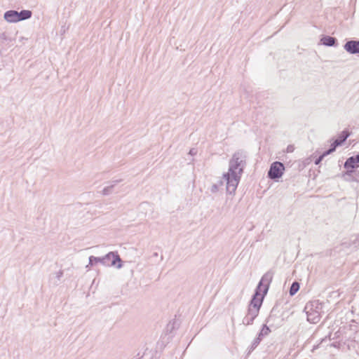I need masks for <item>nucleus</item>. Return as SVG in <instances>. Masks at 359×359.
<instances>
[{"instance_id":"obj_8","label":"nucleus","mask_w":359,"mask_h":359,"mask_svg":"<svg viewBox=\"0 0 359 359\" xmlns=\"http://www.w3.org/2000/svg\"><path fill=\"white\" fill-rule=\"evenodd\" d=\"M259 312L256 311L255 309H248V313L245 316L243 319V324L245 325H249L252 324L255 318L258 316Z\"/></svg>"},{"instance_id":"obj_24","label":"nucleus","mask_w":359,"mask_h":359,"mask_svg":"<svg viewBox=\"0 0 359 359\" xmlns=\"http://www.w3.org/2000/svg\"><path fill=\"white\" fill-rule=\"evenodd\" d=\"M352 172V170H350V171H349V170H348V174H349L350 172Z\"/></svg>"},{"instance_id":"obj_1","label":"nucleus","mask_w":359,"mask_h":359,"mask_svg":"<svg viewBox=\"0 0 359 359\" xmlns=\"http://www.w3.org/2000/svg\"><path fill=\"white\" fill-rule=\"evenodd\" d=\"M246 157V153L244 151L239 150L235 152L229 161L228 172L223 174V180H220L219 184H212L210 191L213 194L217 193L219 186L225 182L226 192L229 194H234L245 165Z\"/></svg>"},{"instance_id":"obj_4","label":"nucleus","mask_w":359,"mask_h":359,"mask_svg":"<svg viewBox=\"0 0 359 359\" xmlns=\"http://www.w3.org/2000/svg\"><path fill=\"white\" fill-rule=\"evenodd\" d=\"M304 311L309 322L317 323L320 320L323 312V304L318 300L309 302L306 304Z\"/></svg>"},{"instance_id":"obj_16","label":"nucleus","mask_w":359,"mask_h":359,"mask_svg":"<svg viewBox=\"0 0 359 359\" xmlns=\"http://www.w3.org/2000/svg\"><path fill=\"white\" fill-rule=\"evenodd\" d=\"M270 332V330L269 328L266 325H264L260 333H259V337H262V336H266L269 334Z\"/></svg>"},{"instance_id":"obj_18","label":"nucleus","mask_w":359,"mask_h":359,"mask_svg":"<svg viewBox=\"0 0 359 359\" xmlns=\"http://www.w3.org/2000/svg\"><path fill=\"white\" fill-rule=\"evenodd\" d=\"M327 155L325 154V152L323 153L322 155H320L316 161H315V164L316 165H318L322 161L323 159L324 158V157H325Z\"/></svg>"},{"instance_id":"obj_11","label":"nucleus","mask_w":359,"mask_h":359,"mask_svg":"<svg viewBox=\"0 0 359 359\" xmlns=\"http://www.w3.org/2000/svg\"><path fill=\"white\" fill-rule=\"evenodd\" d=\"M358 166L357 162L354 159L353 156L349 157L347 158L346 162L344 163V168L346 169H353Z\"/></svg>"},{"instance_id":"obj_25","label":"nucleus","mask_w":359,"mask_h":359,"mask_svg":"<svg viewBox=\"0 0 359 359\" xmlns=\"http://www.w3.org/2000/svg\"><path fill=\"white\" fill-rule=\"evenodd\" d=\"M97 262H93V265L96 264Z\"/></svg>"},{"instance_id":"obj_20","label":"nucleus","mask_w":359,"mask_h":359,"mask_svg":"<svg viewBox=\"0 0 359 359\" xmlns=\"http://www.w3.org/2000/svg\"><path fill=\"white\" fill-rule=\"evenodd\" d=\"M197 152H198V151L196 149L192 148L189 150V154L191 156H195L197 154Z\"/></svg>"},{"instance_id":"obj_3","label":"nucleus","mask_w":359,"mask_h":359,"mask_svg":"<svg viewBox=\"0 0 359 359\" xmlns=\"http://www.w3.org/2000/svg\"><path fill=\"white\" fill-rule=\"evenodd\" d=\"M93 262H100L103 266H114L117 269H121L122 267L121 259L120 256L117 252H110L107 254L105 256L102 257H97L94 256H90L89 257V263L86 266V269L87 270L90 269L91 266H93Z\"/></svg>"},{"instance_id":"obj_5","label":"nucleus","mask_w":359,"mask_h":359,"mask_svg":"<svg viewBox=\"0 0 359 359\" xmlns=\"http://www.w3.org/2000/svg\"><path fill=\"white\" fill-rule=\"evenodd\" d=\"M32 11L29 10H22L20 12L10 10L5 12L4 18L9 23H15L30 18L32 17Z\"/></svg>"},{"instance_id":"obj_7","label":"nucleus","mask_w":359,"mask_h":359,"mask_svg":"<svg viewBox=\"0 0 359 359\" xmlns=\"http://www.w3.org/2000/svg\"><path fill=\"white\" fill-rule=\"evenodd\" d=\"M344 48L350 54L359 53V41H348L344 44Z\"/></svg>"},{"instance_id":"obj_2","label":"nucleus","mask_w":359,"mask_h":359,"mask_svg":"<svg viewBox=\"0 0 359 359\" xmlns=\"http://www.w3.org/2000/svg\"><path fill=\"white\" fill-rule=\"evenodd\" d=\"M272 280V274L270 272L266 273L261 278L255 295L250 302L248 309L259 311L264 296L267 293L269 284Z\"/></svg>"},{"instance_id":"obj_23","label":"nucleus","mask_w":359,"mask_h":359,"mask_svg":"<svg viewBox=\"0 0 359 359\" xmlns=\"http://www.w3.org/2000/svg\"><path fill=\"white\" fill-rule=\"evenodd\" d=\"M23 39H25V38H24V37H21V38H20V40H21V41H23Z\"/></svg>"},{"instance_id":"obj_10","label":"nucleus","mask_w":359,"mask_h":359,"mask_svg":"<svg viewBox=\"0 0 359 359\" xmlns=\"http://www.w3.org/2000/svg\"><path fill=\"white\" fill-rule=\"evenodd\" d=\"M320 41L325 46H333L336 43V39L330 36H323Z\"/></svg>"},{"instance_id":"obj_14","label":"nucleus","mask_w":359,"mask_h":359,"mask_svg":"<svg viewBox=\"0 0 359 359\" xmlns=\"http://www.w3.org/2000/svg\"><path fill=\"white\" fill-rule=\"evenodd\" d=\"M299 289V284L297 282H294L290 289V294L293 296L297 293Z\"/></svg>"},{"instance_id":"obj_19","label":"nucleus","mask_w":359,"mask_h":359,"mask_svg":"<svg viewBox=\"0 0 359 359\" xmlns=\"http://www.w3.org/2000/svg\"><path fill=\"white\" fill-rule=\"evenodd\" d=\"M294 146H293V145H291V144H290V145H288V146L287 147V148H286V151H287V153H292V152H293V151H294Z\"/></svg>"},{"instance_id":"obj_15","label":"nucleus","mask_w":359,"mask_h":359,"mask_svg":"<svg viewBox=\"0 0 359 359\" xmlns=\"http://www.w3.org/2000/svg\"><path fill=\"white\" fill-rule=\"evenodd\" d=\"M339 145H340V142H339L337 141H334L333 143L331 144L330 149H329L328 150H327L324 152L327 156V155L332 154V152H334L335 151L337 147H338Z\"/></svg>"},{"instance_id":"obj_13","label":"nucleus","mask_w":359,"mask_h":359,"mask_svg":"<svg viewBox=\"0 0 359 359\" xmlns=\"http://www.w3.org/2000/svg\"><path fill=\"white\" fill-rule=\"evenodd\" d=\"M348 136H349V133L347 131L344 130L340 134L339 138L335 140L334 141H337V142H340V145H341L344 142L346 141V140L348 137Z\"/></svg>"},{"instance_id":"obj_17","label":"nucleus","mask_w":359,"mask_h":359,"mask_svg":"<svg viewBox=\"0 0 359 359\" xmlns=\"http://www.w3.org/2000/svg\"><path fill=\"white\" fill-rule=\"evenodd\" d=\"M261 340H262V337H259V335L257 338H255V339H254V341H253L252 344V348H255V347H256V346L259 344V342L261 341Z\"/></svg>"},{"instance_id":"obj_6","label":"nucleus","mask_w":359,"mask_h":359,"mask_svg":"<svg viewBox=\"0 0 359 359\" xmlns=\"http://www.w3.org/2000/svg\"><path fill=\"white\" fill-rule=\"evenodd\" d=\"M285 167L280 162L276 161L271 165L268 172V176L270 179L276 180L282 177Z\"/></svg>"},{"instance_id":"obj_22","label":"nucleus","mask_w":359,"mask_h":359,"mask_svg":"<svg viewBox=\"0 0 359 359\" xmlns=\"http://www.w3.org/2000/svg\"><path fill=\"white\" fill-rule=\"evenodd\" d=\"M62 276V271H59V272L57 273V277L58 278H60Z\"/></svg>"},{"instance_id":"obj_9","label":"nucleus","mask_w":359,"mask_h":359,"mask_svg":"<svg viewBox=\"0 0 359 359\" xmlns=\"http://www.w3.org/2000/svg\"><path fill=\"white\" fill-rule=\"evenodd\" d=\"M121 181V180H116L112 181L111 184L110 185L105 187L102 189V195L107 196V195H109L110 194H111L112 190H113L114 187H115V185L116 184H118V182H120Z\"/></svg>"},{"instance_id":"obj_21","label":"nucleus","mask_w":359,"mask_h":359,"mask_svg":"<svg viewBox=\"0 0 359 359\" xmlns=\"http://www.w3.org/2000/svg\"><path fill=\"white\" fill-rule=\"evenodd\" d=\"M353 158L355 160V162H357V163H359V154H357L355 156H353Z\"/></svg>"},{"instance_id":"obj_12","label":"nucleus","mask_w":359,"mask_h":359,"mask_svg":"<svg viewBox=\"0 0 359 359\" xmlns=\"http://www.w3.org/2000/svg\"><path fill=\"white\" fill-rule=\"evenodd\" d=\"M11 41V39L9 38L6 32L0 33V54L1 53V45L4 41Z\"/></svg>"}]
</instances>
